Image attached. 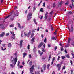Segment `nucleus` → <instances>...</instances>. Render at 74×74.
Masks as SVG:
<instances>
[{
    "mask_svg": "<svg viewBox=\"0 0 74 74\" xmlns=\"http://www.w3.org/2000/svg\"><path fill=\"white\" fill-rule=\"evenodd\" d=\"M59 59H60V57L58 56V58H57L58 61H59Z\"/></svg>",
    "mask_w": 74,
    "mask_h": 74,
    "instance_id": "55",
    "label": "nucleus"
},
{
    "mask_svg": "<svg viewBox=\"0 0 74 74\" xmlns=\"http://www.w3.org/2000/svg\"><path fill=\"white\" fill-rule=\"evenodd\" d=\"M11 58L10 60L12 63L11 64V63L10 66L12 67H13V64H14V66H15V64H16V63L18 60V58L17 57L15 58L14 57L13 58V56H11Z\"/></svg>",
    "mask_w": 74,
    "mask_h": 74,
    "instance_id": "1",
    "label": "nucleus"
},
{
    "mask_svg": "<svg viewBox=\"0 0 74 74\" xmlns=\"http://www.w3.org/2000/svg\"><path fill=\"white\" fill-rule=\"evenodd\" d=\"M48 12H46L45 15V19H47V17H48Z\"/></svg>",
    "mask_w": 74,
    "mask_h": 74,
    "instance_id": "7",
    "label": "nucleus"
},
{
    "mask_svg": "<svg viewBox=\"0 0 74 74\" xmlns=\"http://www.w3.org/2000/svg\"><path fill=\"white\" fill-rule=\"evenodd\" d=\"M42 51L43 52H45V50H44V48H42Z\"/></svg>",
    "mask_w": 74,
    "mask_h": 74,
    "instance_id": "47",
    "label": "nucleus"
},
{
    "mask_svg": "<svg viewBox=\"0 0 74 74\" xmlns=\"http://www.w3.org/2000/svg\"><path fill=\"white\" fill-rule=\"evenodd\" d=\"M38 52H39V53L40 55L41 56V55H42L44 53L43 52H42L41 53V51L40 50H38Z\"/></svg>",
    "mask_w": 74,
    "mask_h": 74,
    "instance_id": "15",
    "label": "nucleus"
},
{
    "mask_svg": "<svg viewBox=\"0 0 74 74\" xmlns=\"http://www.w3.org/2000/svg\"><path fill=\"white\" fill-rule=\"evenodd\" d=\"M27 55L26 53H23V58H25V56Z\"/></svg>",
    "mask_w": 74,
    "mask_h": 74,
    "instance_id": "29",
    "label": "nucleus"
},
{
    "mask_svg": "<svg viewBox=\"0 0 74 74\" xmlns=\"http://www.w3.org/2000/svg\"><path fill=\"white\" fill-rule=\"evenodd\" d=\"M34 39H35V38L34 37H33L32 38L31 40H32V41H34Z\"/></svg>",
    "mask_w": 74,
    "mask_h": 74,
    "instance_id": "40",
    "label": "nucleus"
},
{
    "mask_svg": "<svg viewBox=\"0 0 74 74\" xmlns=\"http://www.w3.org/2000/svg\"><path fill=\"white\" fill-rule=\"evenodd\" d=\"M30 49V45L28 44V49Z\"/></svg>",
    "mask_w": 74,
    "mask_h": 74,
    "instance_id": "41",
    "label": "nucleus"
},
{
    "mask_svg": "<svg viewBox=\"0 0 74 74\" xmlns=\"http://www.w3.org/2000/svg\"><path fill=\"white\" fill-rule=\"evenodd\" d=\"M61 51H63V48L62 47L61 49Z\"/></svg>",
    "mask_w": 74,
    "mask_h": 74,
    "instance_id": "59",
    "label": "nucleus"
},
{
    "mask_svg": "<svg viewBox=\"0 0 74 74\" xmlns=\"http://www.w3.org/2000/svg\"><path fill=\"white\" fill-rule=\"evenodd\" d=\"M74 27V25H71L70 29L69 27L68 28V30L70 32H73V27Z\"/></svg>",
    "mask_w": 74,
    "mask_h": 74,
    "instance_id": "4",
    "label": "nucleus"
},
{
    "mask_svg": "<svg viewBox=\"0 0 74 74\" xmlns=\"http://www.w3.org/2000/svg\"><path fill=\"white\" fill-rule=\"evenodd\" d=\"M70 62L71 65H72L73 64V62H72V61H71V60H70Z\"/></svg>",
    "mask_w": 74,
    "mask_h": 74,
    "instance_id": "45",
    "label": "nucleus"
},
{
    "mask_svg": "<svg viewBox=\"0 0 74 74\" xmlns=\"http://www.w3.org/2000/svg\"><path fill=\"white\" fill-rule=\"evenodd\" d=\"M43 45V42H41L38 45V48H39Z\"/></svg>",
    "mask_w": 74,
    "mask_h": 74,
    "instance_id": "11",
    "label": "nucleus"
},
{
    "mask_svg": "<svg viewBox=\"0 0 74 74\" xmlns=\"http://www.w3.org/2000/svg\"><path fill=\"white\" fill-rule=\"evenodd\" d=\"M29 66H32V61H31L30 62L29 64Z\"/></svg>",
    "mask_w": 74,
    "mask_h": 74,
    "instance_id": "26",
    "label": "nucleus"
},
{
    "mask_svg": "<svg viewBox=\"0 0 74 74\" xmlns=\"http://www.w3.org/2000/svg\"><path fill=\"white\" fill-rule=\"evenodd\" d=\"M56 32L57 31H56V32L54 33V35H56Z\"/></svg>",
    "mask_w": 74,
    "mask_h": 74,
    "instance_id": "51",
    "label": "nucleus"
},
{
    "mask_svg": "<svg viewBox=\"0 0 74 74\" xmlns=\"http://www.w3.org/2000/svg\"><path fill=\"white\" fill-rule=\"evenodd\" d=\"M36 10V7L34 6L33 8V12H34L35 11V10Z\"/></svg>",
    "mask_w": 74,
    "mask_h": 74,
    "instance_id": "21",
    "label": "nucleus"
},
{
    "mask_svg": "<svg viewBox=\"0 0 74 74\" xmlns=\"http://www.w3.org/2000/svg\"><path fill=\"white\" fill-rule=\"evenodd\" d=\"M46 66L47 65H46L45 64L42 67V69H43L44 70H45V68H46Z\"/></svg>",
    "mask_w": 74,
    "mask_h": 74,
    "instance_id": "14",
    "label": "nucleus"
},
{
    "mask_svg": "<svg viewBox=\"0 0 74 74\" xmlns=\"http://www.w3.org/2000/svg\"><path fill=\"white\" fill-rule=\"evenodd\" d=\"M29 58H32V56H31L30 54L29 55Z\"/></svg>",
    "mask_w": 74,
    "mask_h": 74,
    "instance_id": "50",
    "label": "nucleus"
},
{
    "mask_svg": "<svg viewBox=\"0 0 74 74\" xmlns=\"http://www.w3.org/2000/svg\"><path fill=\"white\" fill-rule=\"evenodd\" d=\"M33 36H34V33H32L31 34V38H32V37H33Z\"/></svg>",
    "mask_w": 74,
    "mask_h": 74,
    "instance_id": "28",
    "label": "nucleus"
},
{
    "mask_svg": "<svg viewBox=\"0 0 74 74\" xmlns=\"http://www.w3.org/2000/svg\"><path fill=\"white\" fill-rule=\"evenodd\" d=\"M53 7H55V6H56V5H55V3H53Z\"/></svg>",
    "mask_w": 74,
    "mask_h": 74,
    "instance_id": "46",
    "label": "nucleus"
},
{
    "mask_svg": "<svg viewBox=\"0 0 74 74\" xmlns=\"http://www.w3.org/2000/svg\"><path fill=\"white\" fill-rule=\"evenodd\" d=\"M5 35V33L4 32H2L1 34H0V37H3Z\"/></svg>",
    "mask_w": 74,
    "mask_h": 74,
    "instance_id": "9",
    "label": "nucleus"
},
{
    "mask_svg": "<svg viewBox=\"0 0 74 74\" xmlns=\"http://www.w3.org/2000/svg\"><path fill=\"white\" fill-rule=\"evenodd\" d=\"M40 27H38V28L37 29V31H39V30H40Z\"/></svg>",
    "mask_w": 74,
    "mask_h": 74,
    "instance_id": "60",
    "label": "nucleus"
},
{
    "mask_svg": "<svg viewBox=\"0 0 74 74\" xmlns=\"http://www.w3.org/2000/svg\"><path fill=\"white\" fill-rule=\"evenodd\" d=\"M68 13L69 14H73V13L71 11H69V12Z\"/></svg>",
    "mask_w": 74,
    "mask_h": 74,
    "instance_id": "37",
    "label": "nucleus"
},
{
    "mask_svg": "<svg viewBox=\"0 0 74 74\" xmlns=\"http://www.w3.org/2000/svg\"><path fill=\"white\" fill-rule=\"evenodd\" d=\"M52 74H55V72L53 71L52 72Z\"/></svg>",
    "mask_w": 74,
    "mask_h": 74,
    "instance_id": "63",
    "label": "nucleus"
},
{
    "mask_svg": "<svg viewBox=\"0 0 74 74\" xmlns=\"http://www.w3.org/2000/svg\"><path fill=\"white\" fill-rule=\"evenodd\" d=\"M37 73L38 74H40V71H38Z\"/></svg>",
    "mask_w": 74,
    "mask_h": 74,
    "instance_id": "57",
    "label": "nucleus"
},
{
    "mask_svg": "<svg viewBox=\"0 0 74 74\" xmlns=\"http://www.w3.org/2000/svg\"><path fill=\"white\" fill-rule=\"evenodd\" d=\"M32 15V13L30 12L28 13L27 17V20L28 21H30V20L31 19Z\"/></svg>",
    "mask_w": 74,
    "mask_h": 74,
    "instance_id": "2",
    "label": "nucleus"
},
{
    "mask_svg": "<svg viewBox=\"0 0 74 74\" xmlns=\"http://www.w3.org/2000/svg\"><path fill=\"white\" fill-rule=\"evenodd\" d=\"M27 10H26L25 12V14H27Z\"/></svg>",
    "mask_w": 74,
    "mask_h": 74,
    "instance_id": "58",
    "label": "nucleus"
},
{
    "mask_svg": "<svg viewBox=\"0 0 74 74\" xmlns=\"http://www.w3.org/2000/svg\"><path fill=\"white\" fill-rule=\"evenodd\" d=\"M9 34L8 33H6V36H9Z\"/></svg>",
    "mask_w": 74,
    "mask_h": 74,
    "instance_id": "48",
    "label": "nucleus"
},
{
    "mask_svg": "<svg viewBox=\"0 0 74 74\" xmlns=\"http://www.w3.org/2000/svg\"><path fill=\"white\" fill-rule=\"evenodd\" d=\"M45 2H44V3H43V7H45Z\"/></svg>",
    "mask_w": 74,
    "mask_h": 74,
    "instance_id": "54",
    "label": "nucleus"
},
{
    "mask_svg": "<svg viewBox=\"0 0 74 74\" xmlns=\"http://www.w3.org/2000/svg\"><path fill=\"white\" fill-rule=\"evenodd\" d=\"M11 74H15V73H14V72H11Z\"/></svg>",
    "mask_w": 74,
    "mask_h": 74,
    "instance_id": "62",
    "label": "nucleus"
},
{
    "mask_svg": "<svg viewBox=\"0 0 74 74\" xmlns=\"http://www.w3.org/2000/svg\"><path fill=\"white\" fill-rule=\"evenodd\" d=\"M2 45L3 47H5V44H3Z\"/></svg>",
    "mask_w": 74,
    "mask_h": 74,
    "instance_id": "64",
    "label": "nucleus"
},
{
    "mask_svg": "<svg viewBox=\"0 0 74 74\" xmlns=\"http://www.w3.org/2000/svg\"><path fill=\"white\" fill-rule=\"evenodd\" d=\"M55 57H54L53 58V59H52V61L53 62H54V60H55Z\"/></svg>",
    "mask_w": 74,
    "mask_h": 74,
    "instance_id": "42",
    "label": "nucleus"
},
{
    "mask_svg": "<svg viewBox=\"0 0 74 74\" xmlns=\"http://www.w3.org/2000/svg\"><path fill=\"white\" fill-rule=\"evenodd\" d=\"M69 46H70V45H68V46L67 45H66V46H65V47L66 48H67V47H69Z\"/></svg>",
    "mask_w": 74,
    "mask_h": 74,
    "instance_id": "53",
    "label": "nucleus"
},
{
    "mask_svg": "<svg viewBox=\"0 0 74 74\" xmlns=\"http://www.w3.org/2000/svg\"><path fill=\"white\" fill-rule=\"evenodd\" d=\"M44 42L46 43L47 42V38H45L44 40Z\"/></svg>",
    "mask_w": 74,
    "mask_h": 74,
    "instance_id": "32",
    "label": "nucleus"
},
{
    "mask_svg": "<svg viewBox=\"0 0 74 74\" xmlns=\"http://www.w3.org/2000/svg\"><path fill=\"white\" fill-rule=\"evenodd\" d=\"M11 46H12V45L11 44V43H9L8 45V47L9 48H11Z\"/></svg>",
    "mask_w": 74,
    "mask_h": 74,
    "instance_id": "20",
    "label": "nucleus"
},
{
    "mask_svg": "<svg viewBox=\"0 0 74 74\" xmlns=\"http://www.w3.org/2000/svg\"><path fill=\"white\" fill-rule=\"evenodd\" d=\"M36 51V47L34 46V47L33 52H35Z\"/></svg>",
    "mask_w": 74,
    "mask_h": 74,
    "instance_id": "16",
    "label": "nucleus"
},
{
    "mask_svg": "<svg viewBox=\"0 0 74 74\" xmlns=\"http://www.w3.org/2000/svg\"><path fill=\"white\" fill-rule=\"evenodd\" d=\"M53 64V61H52L51 64V65H52Z\"/></svg>",
    "mask_w": 74,
    "mask_h": 74,
    "instance_id": "61",
    "label": "nucleus"
},
{
    "mask_svg": "<svg viewBox=\"0 0 74 74\" xmlns=\"http://www.w3.org/2000/svg\"><path fill=\"white\" fill-rule=\"evenodd\" d=\"M61 58L62 59H64L65 58V56H61Z\"/></svg>",
    "mask_w": 74,
    "mask_h": 74,
    "instance_id": "38",
    "label": "nucleus"
},
{
    "mask_svg": "<svg viewBox=\"0 0 74 74\" xmlns=\"http://www.w3.org/2000/svg\"><path fill=\"white\" fill-rule=\"evenodd\" d=\"M50 66V65L49 64L48 65H47V68L48 69H49V66Z\"/></svg>",
    "mask_w": 74,
    "mask_h": 74,
    "instance_id": "39",
    "label": "nucleus"
},
{
    "mask_svg": "<svg viewBox=\"0 0 74 74\" xmlns=\"http://www.w3.org/2000/svg\"><path fill=\"white\" fill-rule=\"evenodd\" d=\"M69 4V1H67L65 3V5H68Z\"/></svg>",
    "mask_w": 74,
    "mask_h": 74,
    "instance_id": "44",
    "label": "nucleus"
},
{
    "mask_svg": "<svg viewBox=\"0 0 74 74\" xmlns=\"http://www.w3.org/2000/svg\"><path fill=\"white\" fill-rule=\"evenodd\" d=\"M24 36H25V37H26V36H27V33H26V32H24Z\"/></svg>",
    "mask_w": 74,
    "mask_h": 74,
    "instance_id": "31",
    "label": "nucleus"
},
{
    "mask_svg": "<svg viewBox=\"0 0 74 74\" xmlns=\"http://www.w3.org/2000/svg\"><path fill=\"white\" fill-rule=\"evenodd\" d=\"M30 42L31 44H32L33 43V42H34V41L32 40H31Z\"/></svg>",
    "mask_w": 74,
    "mask_h": 74,
    "instance_id": "33",
    "label": "nucleus"
},
{
    "mask_svg": "<svg viewBox=\"0 0 74 74\" xmlns=\"http://www.w3.org/2000/svg\"><path fill=\"white\" fill-rule=\"evenodd\" d=\"M4 25L3 24L0 25V28H1L2 29H4Z\"/></svg>",
    "mask_w": 74,
    "mask_h": 74,
    "instance_id": "12",
    "label": "nucleus"
},
{
    "mask_svg": "<svg viewBox=\"0 0 74 74\" xmlns=\"http://www.w3.org/2000/svg\"><path fill=\"white\" fill-rule=\"evenodd\" d=\"M34 23L36 25L37 24V23L36 22V20L35 19H34Z\"/></svg>",
    "mask_w": 74,
    "mask_h": 74,
    "instance_id": "22",
    "label": "nucleus"
},
{
    "mask_svg": "<svg viewBox=\"0 0 74 74\" xmlns=\"http://www.w3.org/2000/svg\"><path fill=\"white\" fill-rule=\"evenodd\" d=\"M19 64H20V62L18 61V64H17V66L18 67H19L20 66V65H19Z\"/></svg>",
    "mask_w": 74,
    "mask_h": 74,
    "instance_id": "25",
    "label": "nucleus"
},
{
    "mask_svg": "<svg viewBox=\"0 0 74 74\" xmlns=\"http://www.w3.org/2000/svg\"><path fill=\"white\" fill-rule=\"evenodd\" d=\"M40 11L42 12H44V10H43V8H41L40 10Z\"/></svg>",
    "mask_w": 74,
    "mask_h": 74,
    "instance_id": "24",
    "label": "nucleus"
},
{
    "mask_svg": "<svg viewBox=\"0 0 74 74\" xmlns=\"http://www.w3.org/2000/svg\"><path fill=\"white\" fill-rule=\"evenodd\" d=\"M63 4L62 2H58V6L59 7H61L62 6V5Z\"/></svg>",
    "mask_w": 74,
    "mask_h": 74,
    "instance_id": "6",
    "label": "nucleus"
},
{
    "mask_svg": "<svg viewBox=\"0 0 74 74\" xmlns=\"http://www.w3.org/2000/svg\"><path fill=\"white\" fill-rule=\"evenodd\" d=\"M1 49H2V50L3 51H4V50H5V49H6V48H5V49H3V47H2Z\"/></svg>",
    "mask_w": 74,
    "mask_h": 74,
    "instance_id": "34",
    "label": "nucleus"
},
{
    "mask_svg": "<svg viewBox=\"0 0 74 74\" xmlns=\"http://www.w3.org/2000/svg\"><path fill=\"white\" fill-rule=\"evenodd\" d=\"M51 56H49V61L50 60V59H51Z\"/></svg>",
    "mask_w": 74,
    "mask_h": 74,
    "instance_id": "36",
    "label": "nucleus"
},
{
    "mask_svg": "<svg viewBox=\"0 0 74 74\" xmlns=\"http://www.w3.org/2000/svg\"><path fill=\"white\" fill-rule=\"evenodd\" d=\"M10 15L8 16H7V17H5V19H7V18H9V17H10Z\"/></svg>",
    "mask_w": 74,
    "mask_h": 74,
    "instance_id": "35",
    "label": "nucleus"
},
{
    "mask_svg": "<svg viewBox=\"0 0 74 74\" xmlns=\"http://www.w3.org/2000/svg\"><path fill=\"white\" fill-rule=\"evenodd\" d=\"M10 33L11 34L13 35V36H11V39H12V40H14L15 39V35L14 34V33L12 31H11Z\"/></svg>",
    "mask_w": 74,
    "mask_h": 74,
    "instance_id": "3",
    "label": "nucleus"
},
{
    "mask_svg": "<svg viewBox=\"0 0 74 74\" xmlns=\"http://www.w3.org/2000/svg\"><path fill=\"white\" fill-rule=\"evenodd\" d=\"M56 66L58 68V70H60V67H61V64H58L56 65Z\"/></svg>",
    "mask_w": 74,
    "mask_h": 74,
    "instance_id": "5",
    "label": "nucleus"
},
{
    "mask_svg": "<svg viewBox=\"0 0 74 74\" xmlns=\"http://www.w3.org/2000/svg\"><path fill=\"white\" fill-rule=\"evenodd\" d=\"M14 19V17H13V16H12L11 18V19L12 20V21H13Z\"/></svg>",
    "mask_w": 74,
    "mask_h": 74,
    "instance_id": "27",
    "label": "nucleus"
},
{
    "mask_svg": "<svg viewBox=\"0 0 74 74\" xmlns=\"http://www.w3.org/2000/svg\"><path fill=\"white\" fill-rule=\"evenodd\" d=\"M32 32V31L31 30H29L28 32V34H27V36L28 37H29L30 36V34H31V32Z\"/></svg>",
    "mask_w": 74,
    "mask_h": 74,
    "instance_id": "8",
    "label": "nucleus"
},
{
    "mask_svg": "<svg viewBox=\"0 0 74 74\" xmlns=\"http://www.w3.org/2000/svg\"><path fill=\"white\" fill-rule=\"evenodd\" d=\"M19 15V13L18 12H15V15L16 16H18Z\"/></svg>",
    "mask_w": 74,
    "mask_h": 74,
    "instance_id": "13",
    "label": "nucleus"
},
{
    "mask_svg": "<svg viewBox=\"0 0 74 74\" xmlns=\"http://www.w3.org/2000/svg\"><path fill=\"white\" fill-rule=\"evenodd\" d=\"M53 13V11H51V12L50 13V14L51 15H52Z\"/></svg>",
    "mask_w": 74,
    "mask_h": 74,
    "instance_id": "52",
    "label": "nucleus"
},
{
    "mask_svg": "<svg viewBox=\"0 0 74 74\" xmlns=\"http://www.w3.org/2000/svg\"><path fill=\"white\" fill-rule=\"evenodd\" d=\"M65 52L66 53H67V50L66 49H65Z\"/></svg>",
    "mask_w": 74,
    "mask_h": 74,
    "instance_id": "49",
    "label": "nucleus"
},
{
    "mask_svg": "<svg viewBox=\"0 0 74 74\" xmlns=\"http://www.w3.org/2000/svg\"><path fill=\"white\" fill-rule=\"evenodd\" d=\"M14 24H11V25H10V27H14Z\"/></svg>",
    "mask_w": 74,
    "mask_h": 74,
    "instance_id": "23",
    "label": "nucleus"
},
{
    "mask_svg": "<svg viewBox=\"0 0 74 74\" xmlns=\"http://www.w3.org/2000/svg\"><path fill=\"white\" fill-rule=\"evenodd\" d=\"M22 42H23V40H21L20 41V45L21 47L22 46Z\"/></svg>",
    "mask_w": 74,
    "mask_h": 74,
    "instance_id": "17",
    "label": "nucleus"
},
{
    "mask_svg": "<svg viewBox=\"0 0 74 74\" xmlns=\"http://www.w3.org/2000/svg\"><path fill=\"white\" fill-rule=\"evenodd\" d=\"M51 40H56V38H55V36H53L51 38Z\"/></svg>",
    "mask_w": 74,
    "mask_h": 74,
    "instance_id": "19",
    "label": "nucleus"
},
{
    "mask_svg": "<svg viewBox=\"0 0 74 74\" xmlns=\"http://www.w3.org/2000/svg\"><path fill=\"white\" fill-rule=\"evenodd\" d=\"M66 56L68 58H70V56L68 54H66Z\"/></svg>",
    "mask_w": 74,
    "mask_h": 74,
    "instance_id": "30",
    "label": "nucleus"
},
{
    "mask_svg": "<svg viewBox=\"0 0 74 74\" xmlns=\"http://www.w3.org/2000/svg\"><path fill=\"white\" fill-rule=\"evenodd\" d=\"M51 46V44L49 43L48 45V48H49V47H50Z\"/></svg>",
    "mask_w": 74,
    "mask_h": 74,
    "instance_id": "43",
    "label": "nucleus"
},
{
    "mask_svg": "<svg viewBox=\"0 0 74 74\" xmlns=\"http://www.w3.org/2000/svg\"><path fill=\"white\" fill-rule=\"evenodd\" d=\"M73 70H71V74H73Z\"/></svg>",
    "mask_w": 74,
    "mask_h": 74,
    "instance_id": "56",
    "label": "nucleus"
},
{
    "mask_svg": "<svg viewBox=\"0 0 74 74\" xmlns=\"http://www.w3.org/2000/svg\"><path fill=\"white\" fill-rule=\"evenodd\" d=\"M17 25L19 27V29L21 30V24L20 23H18Z\"/></svg>",
    "mask_w": 74,
    "mask_h": 74,
    "instance_id": "18",
    "label": "nucleus"
},
{
    "mask_svg": "<svg viewBox=\"0 0 74 74\" xmlns=\"http://www.w3.org/2000/svg\"><path fill=\"white\" fill-rule=\"evenodd\" d=\"M69 24H71V25H73V20H70L69 21Z\"/></svg>",
    "mask_w": 74,
    "mask_h": 74,
    "instance_id": "10",
    "label": "nucleus"
}]
</instances>
